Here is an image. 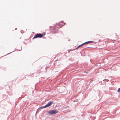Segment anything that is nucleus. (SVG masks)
Wrapping results in <instances>:
<instances>
[{
  "label": "nucleus",
  "instance_id": "nucleus-1",
  "mask_svg": "<svg viewBox=\"0 0 120 120\" xmlns=\"http://www.w3.org/2000/svg\"><path fill=\"white\" fill-rule=\"evenodd\" d=\"M45 35V34H44L43 35L42 34H37L35 35L34 37L33 38V39L38 38H42L43 36Z\"/></svg>",
  "mask_w": 120,
  "mask_h": 120
},
{
  "label": "nucleus",
  "instance_id": "nucleus-2",
  "mask_svg": "<svg viewBox=\"0 0 120 120\" xmlns=\"http://www.w3.org/2000/svg\"><path fill=\"white\" fill-rule=\"evenodd\" d=\"M58 112V111L57 110H54L49 111L48 113L49 114L52 115Z\"/></svg>",
  "mask_w": 120,
  "mask_h": 120
},
{
  "label": "nucleus",
  "instance_id": "nucleus-3",
  "mask_svg": "<svg viewBox=\"0 0 120 120\" xmlns=\"http://www.w3.org/2000/svg\"><path fill=\"white\" fill-rule=\"evenodd\" d=\"M52 102H49L45 106L41 108H45L47 107H48L51 105L52 104Z\"/></svg>",
  "mask_w": 120,
  "mask_h": 120
},
{
  "label": "nucleus",
  "instance_id": "nucleus-4",
  "mask_svg": "<svg viewBox=\"0 0 120 120\" xmlns=\"http://www.w3.org/2000/svg\"><path fill=\"white\" fill-rule=\"evenodd\" d=\"M65 23L63 21H61L59 23V26L61 27L65 24Z\"/></svg>",
  "mask_w": 120,
  "mask_h": 120
},
{
  "label": "nucleus",
  "instance_id": "nucleus-5",
  "mask_svg": "<svg viewBox=\"0 0 120 120\" xmlns=\"http://www.w3.org/2000/svg\"><path fill=\"white\" fill-rule=\"evenodd\" d=\"M85 44V43H83L81 44V45H79L76 48V49H78L79 48V47H80L82 46L83 45Z\"/></svg>",
  "mask_w": 120,
  "mask_h": 120
},
{
  "label": "nucleus",
  "instance_id": "nucleus-6",
  "mask_svg": "<svg viewBox=\"0 0 120 120\" xmlns=\"http://www.w3.org/2000/svg\"><path fill=\"white\" fill-rule=\"evenodd\" d=\"M93 42L92 41H88L87 42H86L85 43H85V44H88V43H92Z\"/></svg>",
  "mask_w": 120,
  "mask_h": 120
},
{
  "label": "nucleus",
  "instance_id": "nucleus-7",
  "mask_svg": "<svg viewBox=\"0 0 120 120\" xmlns=\"http://www.w3.org/2000/svg\"><path fill=\"white\" fill-rule=\"evenodd\" d=\"M117 91L118 92H120V88H119L118 89Z\"/></svg>",
  "mask_w": 120,
  "mask_h": 120
}]
</instances>
